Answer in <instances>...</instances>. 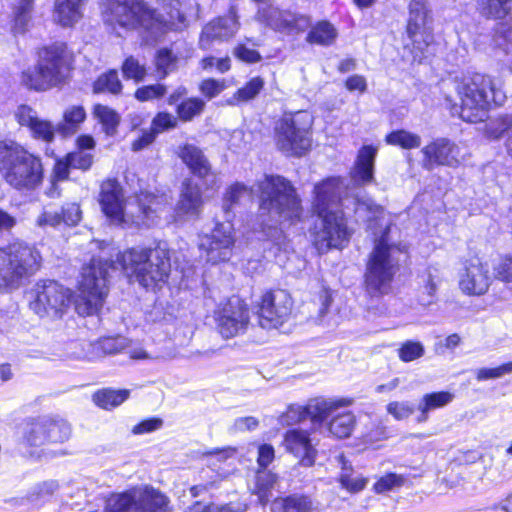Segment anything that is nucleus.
Listing matches in <instances>:
<instances>
[{
  "label": "nucleus",
  "mask_w": 512,
  "mask_h": 512,
  "mask_svg": "<svg viewBox=\"0 0 512 512\" xmlns=\"http://www.w3.org/2000/svg\"><path fill=\"white\" fill-rule=\"evenodd\" d=\"M169 251L165 247L130 248L118 253L116 260L92 259L82 269L79 281V297L75 309L81 316L99 312L108 294L109 270L120 269L130 282L144 288H155L164 284L170 273Z\"/></svg>",
  "instance_id": "f257e3e1"
},
{
  "label": "nucleus",
  "mask_w": 512,
  "mask_h": 512,
  "mask_svg": "<svg viewBox=\"0 0 512 512\" xmlns=\"http://www.w3.org/2000/svg\"><path fill=\"white\" fill-rule=\"evenodd\" d=\"M355 213L367 216L368 228L374 235V247L367 262L365 283L371 297L388 294L392 280L399 268L400 245L390 237L391 218L384 209L370 198L353 197Z\"/></svg>",
  "instance_id": "f03ea898"
},
{
  "label": "nucleus",
  "mask_w": 512,
  "mask_h": 512,
  "mask_svg": "<svg viewBox=\"0 0 512 512\" xmlns=\"http://www.w3.org/2000/svg\"><path fill=\"white\" fill-rule=\"evenodd\" d=\"M246 195H257L260 200L261 216L269 217L274 223L290 225L299 221L302 216L300 199L294 187L281 176L265 175L251 188L242 183L231 185L223 199V209L227 218L230 217L231 206Z\"/></svg>",
  "instance_id": "7ed1b4c3"
},
{
  "label": "nucleus",
  "mask_w": 512,
  "mask_h": 512,
  "mask_svg": "<svg viewBox=\"0 0 512 512\" xmlns=\"http://www.w3.org/2000/svg\"><path fill=\"white\" fill-rule=\"evenodd\" d=\"M171 197L165 192L139 194L125 199L123 188L115 179L102 182L99 203L105 216L122 226L150 227L170 204Z\"/></svg>",
  "instance_id": "20e7f679"
},
{
  "label": "nucleus",
  "mask_w": 512,
  "mask_h": 512,
  "mask_svg": "<svg viewBox=\"0 0 512 512\" xmlns=\"http://www.w3.org/2000/svg\"><path fill=\"white\" fill-rule=\"evenodd\" d=\"M165 14H156L145 3L138 0H108L104 11L105 22L118 30L141 29L146 33V41H155L168 30H178L183 26L184 15L179 9V2H170L164 7Z\"/></svg>",
  "instance_id": "39448f33"
},
{
  "label": "nucleus",
  "mask_w": 512,
  "mask_h": 512,
  "mask_svg": "<svg viewBox=\"0 0 512 512\" xmlns=\"http://www.w3.org/2000/svg\"><path fill=\"white\" fill-rule=\"evenodd\" d=\"M346 190L339 177H329L314 187L313 210L320 223L315 226L313 243L320 253L342 248L351 237V230L338 204Z\"/></svg>",
  "instance_id": "423d86ee"
},
{
  "label": "nucleus",
  "mask_w": 512,
  "mask_h": 512,
  "mask_svg": "<svg viewBox=\"0 0 512 512\" xmlns=\"http://www.w3.org/2000/svg\"><path fill=\"white\" fill-rule=\"evenodd\" d=\"M460 104H453L452 114L463 121H484L492 107L501 106L506 100L504 80L501 75L473 73L453 81Z\"/></svg>",
  "instance_id": "0eeeda50"
},
{
  "label": "nucleus",
  "mask_w": 512,
  "mask_h": 512,
  "mask_svg": "<svg viewBox=\"0 0 512 512\" xmlns=\"http://www.w3.org/2000/svg\"><path fill=\"white\" fill-rule=\"evenodd\" d=\"M73 54L63 42H55L37 51L34 67L20 75V83L34 91H47L62 85L70 71Z\"/></svg>",
  "instance_id": "6e6552de"
},
{
  "label": "nucleus",
  "mask_w": 512,
  "mask_h": 512,
  "mask_svg": "<svg viewBox=\"0 0 512 512\" xmlns=\"http://www.w3.org/2000/svg\"><path fill=\"white\" fill-rule=\"evenodd\" d=\"M0 175L17 191H34L44 180L42 160L23 146L0 142Z\"/></svg>",
  "instance_id": "1a4fd4ad"
},
{
  "label": "nucleus",
  "mask_w": 512,
  "mask_h": 512,
  "mask_svg": "<svg viewBox=\"0 0 512 512\" xmlns=\"http://www.w3.org/2000/svg\"><path fill=\"white\" fill-rule=\"evenodd\" d=\"M42 257L33 246L15 241L0 248V291L11 292L41 267Z\"/></svg>",
  "instance_id": "9d476101"
},
{
  "label": "nucleus",
  "mask_w": 512,
  "mask_h": 512,
  "mask_svg": "<svg viewBox=\"0 0 512 512\" xmlns=\"http://www.w3.org/2000/svg\"><path fill=\"white\" fill-rule=\"evenodd\" d=\"M313 117L307 111L285 113L274 125L273 139L287 156H302L312 145Z\"/></svg>",
  "instance_id": "9b49d317"
},
{
  "label": "nucleus",
  "mask_w": 512,
  "mask_h": 512,
  "mask_svg": "<svg viewBox=\"0 0 512 512\" xmlns=\"http://www.w3.org/2000/svg\"><path fill=\"white\" fill-rule=\"evenodd\" d=\"M72 299L70 289L53 280L38 281L32 291L30 308L40 318L60 319L68 311Z\"/></svg>",
  "instance_id": "f8f14e48"
},
{
  "label": "nucleus",
  "mask_w": 512,
  "mask_h": 512,
  "mask_svg": "<svg viewBox=\"0 0 512 512\" xmlns=\"http://www.w3.org/2000/svg\"><path fill=\"white\" fill-rule=\"evenodd\" d=\"M429 10L425 0H412L409 5L407 34L412 41L414 61L422 62L427 56L433 41L431 29L428 26Z\"/></svg>",
  "instance_id": "ddd939ff"
},
{
  "label": "nucleus",
  "mask_w": 512,
  "mask_h": 512,
  "mask_svg": "<svg viewBox=\"0 0 512 512\" xmlns=\"http://www.w3.org/2000/svg\"><path fill=\"white\" fill-rule=\"evenodd\" d=\"M235 244V231L229 219L217 223L211 234L201 236L199 248L207 262L217 264L229 260Z\"/></svg>",
  "instance_id": "4468645a"
},
{
  "label": "nucleus",
  "mask_w": 512,
  "mask_h": 512,
  "mask_svg": "<svg viewBox=\"0 0 512 512\" xmlns=\"http://www.w3.org/2000/svg\"><path fill=\"white\" fill-rule=\"evenodd\" d=\"M351 404L352 401L347 398H316L309 401L306 406H289L287 411L282 415L281 422L286 425H292L306 418H310L314 423H322L338 408L347 407Z\"/></svg>",
  "instance_id": "2eb2a0df"
},
{
  "label": "nucleus",
  "mask_w": 512,
  "mask_h": 512,
  "mask_svg": "<svg viewBox=\"0 0 512 512\" xmlns=\"http://www.w3.org/2000/svg\"><path fill=\"white\" fill-rule=\"evenodd\" d=\"M70 436L71 426L67 421L44 417L29 425L25 437L31 446L41 447L64 443Z\"/></svg>",
  "instance_id": "dca6fc26"
},
{
  "label": "nucleus",
  "mask_w": 512,
  "mask_h": 512,
  "mask_svg": "<svg viewBox=\"0 0 512 512\" xmlns=\"http://www.w3.org/2000/svg\"><path fill=\"white\" fill-rule=\"evenodd\" d=\"M292 299L285 290L266 292L259 306V323L263 328H277L286 322L291 314Z\"/></svg>",
  "instance_id": "f3484780"
},
{
  "label": "nucleus",
  "mask_w": 512,
  "mask_h": 512,
  "mask_svg": "<svg viewBox=\"0 0 512 512\" xmlns=\"http://www.w3.org/2000/svg\"><path fill=\"white\" fill-rule=\"evenodd\" d=\"M217 327L224 338H232L244 332L249 322L247 305L238 297H232L216 313Z\"/></svg>",
  "instance_id": "a211bd4d"
},
{
  "label": "nucleus",
  "mask_w": 512,
  "mask_h": 512,
  "mask_svg": "<svg viewBox=\"0 0 512 512\" xmlns=\"http://www.w3.org/2000/svg\"><path fill=\"white\" fill-rule=\"evenodd\" d=\"M491 284L489 266L479 258H471L464 263L459 274V288L466 295L485 294Z\"/></svg>",
  "instance_id": "6ab92c4d"
},
{
  "label": "nucleus",
  "mask_w": 512,
  "mask_h": 512,
  "mask_svg": "<svg viewBox=\"0 0 512 512\" xmlns=\"http://www.w3.org/2000/svg\"><path fill=\"white\" fill-rule=\"evenodd\" d=\"M423 155V168L431 171L436 166L455 167L460 163L459 147L446 138H437L424 146L421 150Z\"/></svg>",
  "instance_id": "aec40b11"
},
{
  "label": "nucleus",
  "mask_w": 512,
  "mask_h": 512,
  "mask_svg": "<svg viewBox=\"0 0 512 512\" xmlns=\"http://www.w3.org/2000/svg\"><path fill=\"white\" fill-rule=\"evenodd\" d=\"M14 117L20 126L28 128L32 138L47 143L54 140L53 124L49 120L40 118L33 107L26 104L19 105L14 112Z\"/></svg>",
  "instance_id": "412c9836"
},
{
  "label": "nucleus",
  "mask_w": 512,
  "mask_h": 512,
  "mask_svg": "<svg viewBox=\"0 0 512 512\" xmlns=\"http://www.w3.org/2000/svg\"><path fill=\"white\" fill-rule=\"evenodd\" d=\"M238 28L236 9L231 7L226 16L211 21L203 28L199 41L200 47L209 49L212 40H227L236 34Z\"/></svg>",
  "instance_id": "4be33fe9"
},
{
  "label": "nucleus",
  "mask_w": 512,
  "mask_h": 512,
  "mask_svg": "<svg viewBox=\"0 0 512 512\" xmlns=\"http://www.w3.org/2000/svg\"><path fill=\"white\" fill-rule=\"evenodd\" d=\"M286 451L299 459L303 466H312L315 462L317 451L307 431L301 429L288 430L283 441Z\"/></svg>",
  "instance_id": "5701e85b"
},
{
  "label": "nucleus",
  "mask_w": 512,
  "mask_h": 512,
  "mask_svg": "<svg viewBox=\"0 0 512 512\" xmlns=\"http://www.w3.org/2000/svg\"><path fill=\"white\" fill-rule=\"evenodd\" d=\"M203 204L200 186L191 178H186L181 184L179 199L175 207L176 217H197L201 213Z\"/></svg>",
  "instance_id": "b1692460"
},
{
  "label": "nucleus",
  "mask_w": 512,
  "mask_h": 512,
  "mask_svg": "<svg viewBox=\"0 0 512 512\" xmlns=\"http://www.w3.org/2000/svg\"><path fill=\"white\" fill-rule=\"evenodd\" d=\"M257 4V21L276 31H291L296 24V17L288 11H280L270 0H253Z\"/></svg>",
  "instance_id": "393cba45"
},
{
  "label": "nucleus",
  "mask_w": 512,
  "mask_h": 512,
  "mask_svg": "<svg viewBox=\"0 0 512 512\" xmlns=\"http://www.w3.org/2000/svg\"><path fill=\"white\" fill-rule=\"evenodd\" d=\"M178 156L195 176L204 179L213 175L211 165L199 147L185 144L179 147Z\"/></svg>",
  "instance_id": "a878e982"
},
{
  "label": "nucleus",
  "mask_w": 512,
  "mask_h": 512,
  "mask_svg": "<svg viewBox=\"0 0 512 512\" xmlns=\"http://www.w3.org/2000/svg\"><path fill=\"white\" fill-rule=\"evenodd\" d=\"M86 3L87 0H55L53 20L63 27L75 25L82 19Z\"/></svg>",
  "instance_id": "bb28decb"
},
{
  "label": "nucleus",
  "mask_w": 512,
  "mask_h": 512,
  "mask_svg": "<svg viewBox=\"0 0 512 512\" xmlns=\"http://www.w3.org/2000/svg\"><path fill=\"white\" fill-rule=\"evenodd\" d=\"M377 149L372 146H364L359 150L351 178L356 185L369 183L373 179L374 160Z\"/></svg>",
  "instance_id": "cd10ccee"
},
{
  "label": "nucleus",
  "mask_w": 512,
  "mask_h": 512,
  "mask_svg": "<svg viewBox=\"0 0 512 512\" xmlns=\"http://www.w3.org/2000/svg\"><path fill=\"white\" fill-rule=\"evenodd\" d=\"M135 494L139 512H168V498L150 487H136Z\"/></svg>",
  "instance_id": "c85d7f7f"
},
{
  "label": "nucleus",
  "mask_w": 512,
  "mask_h": 512,
  "mask_svg": "<svg viewBox=\"0 0 512 512\" xmlns=\"http://www.w3.org/2000/svg\"><path fill=\"white\" fill-rule=\"evenodd\" d=\"M314 503L309 496L293 494L275 499L271 512H313Z\"/></svg>",
  "instance_id": "c756f323"
},
{
  "label": "nucleus",
  "mask_w": 512,
  "mask_h": 512,
  "mask_svg": "<svg viewBox=\"0 0 512 512\" xmlns=\"http://www.w3.org/2000/svg\"><path fill=\"white\" fill-rule=\"evenodd\" d=\"M34 0H17L13 6L12 31L15 34H23L32 25Z\"/></svg>",
  "instance_id": "7c9ffc66"
},
{
  "label": "nucleus",
  "mask_w": 512,
  "mask_h": 512,
  "mask_svg": "<svg viewBox=\"0 0 512 512\" xmlns=\"http://www.w3.org/2000/svg\"><path fill=\"white\" fill-rule=\"evenodd\" d=\"M92 114L101 124L102 130L107 136L113 137L117 134L118 126L121 121V117L117 111L107 105L96 104L93 107Z\"/></svg>",
  "instance_id": "2f4dec72"
},
{
  "label": "nucleus",
  "mask_w": 512,
  "mask_h": 512,
  "mask_svg": "<svg viewBox=\"0 0 512 512\" xmlns=\"http://www.w3.org/2000/svg\"><path fill=\"white\" fill-rule=\"evenodd\" d=\"M135 489H130L124 493L114 494L106 501L103 512H139Z\"/></svg>",
  "instance_id": "473e14b6"
},
{
  "label": "nucleus",
  "mask_w": 512,
  "mask_h": 512,
  "mask_svg": "<svg viewBox=\"0 0 512 512\" xmlns=\"http://www.w3.org/2000/svg\"><path fill=\"white\" fill-rule=\"evenodd\" d=\"M86 119V111L81 105H72L65 109L63 120L58 125V130L63 135L76 133Z\"/></svg>",
  "instance_id": "72a5a7b5"
},
{
  "label": "nucleus",
  "mask_w": 512,
  "mask_h": 512,
  "mask_svg": "<svg viewBox=\"0 0 512 512\" xmlns=\"http://www.w3.org/2000/svg\"><path fill=\"white\" fill-rule=\"evenodd\" d=\"M356 424L355 415L350 412H342L332 417L328 422L329 433L338 439L348 438Z\"/></svg>",
  "instance_id": "f704fd0d"
},
{
  "label": "nucleus",
  "mask_w": 512,
  "mask_h": 512,
  "mask_svg": "<svg viewBox=\"0 0 512 512\" xmlns=\"http://www.w3.org/2000/svg\"><path fill=\"white\" fill-rule=\"evenodd\" d=\"M454 399V395L448 391H440L425 394L418 405V410L421 412L419 421H426L428 419V413L432 410L442 408Z\"/></svg>",
  "instance_id": "c9c22d12"
},
{
  "label": "nucleus",
  "mask_w": 512,
  "mask_h": 512,
  "mask_svg": "<svg viewBox=\"0 0 512 512\" xmlns=\"http://www.w3.org/2000/svg\"><path fill=\"white\" fill-rule=\"evenodd\" d=\"M264 88V80L261 77L250 79L243 87L239 88L226 103L230 106H236L256 98Z\"/></svg>",
  "instance_id": "e433bc0d"
},
{
  "label": "nucleus",
  "mask_w": 512,
  "mask_h": 512,
  "mask_svg": "<svg viewBox=\"0 0 512 512\" xmlns=\"http://www.w3.org/2000/svg\"><path fill=\"white\" fill-rule=\"evenodd\" d=\"M477 9L487 18L503 19L512 10V0H477Z\"/></svg>",
  "instance_id": "4c0bfd02"
},
{
  "label": "nucleus",
  "mask_w": 512,
  "mask_h": 512,
  "mask_svg": "<svg viewBox=\"0 0 512 512\" xmlns=\"http://www.w3.org/2000/svg\"><path fill=\"white\" fill-rule=\"evenodd\" d=\"M340 459L342 462V471L339 475L338 481L341 488L350 493H358L362 491L368 484V478L355 473L351 467H347L342 456Z\"/></svg>",
  "instance_id": "58836bf2"
},
{
  "label": "nucleus",
  "mask_w": 512,
  "mask_h": 512,
  "mask_svg": "<svg viewBox=\"0 0 512 512\" xmlns=\"http://www.w3.org/2000/svg\"><path fill=\"white\" fill-rule=\"evenodd\" d=\"M276 483V475L269 471H261L255 476V483L251 491L258 496L259 502L264 505L271 497L272 490L275 488Z\"/></svg>",
  "instance_id": "ea45409f"
},
{
  "label": "nucleus",
  "mask_w": 512,
  "mask_h": 512,
  "mask_svg": "<svg viewBox=\"0 0 512 512\" xmlns=\"http://www.w3.org/2000/svg\"><path fill=\"white\" fill-rule=\"evenodd\" d=\"M130 391L127 389L114 390L110 388L102 389L93 395V400L103 409H112L119 406L128 399Z\"/></svg>",
  "instance_id": "a19ab883"
},
{
  "label": "nucleus",
  "mask_w": 512,
  "mask_h": 512,
  "mask_svg": "<svg viewBox=\"0 0 512 512\" xmlns=\"http://www.w3.org/2000/svg\"><path fill=\"white\" fill-rule=\"evenodd\" d=\"M337 37L335 27L327 22H318L307 35V42L317 45H331Z\"/></svg>",
  "instance_id": "79ce46f5"
},
{
  "label": "nucleus",
  "mask_w": 512,
  "mask_h": 512,
  "mask_svg": "<svg viewBox=\"0 0 512 512\" xmlns=\"http://www.w3.org/2000/svg\"><path fill=\"white\" fill-rule=\"evenodd\" d=\"M385 141L389 145L399 146L403 149H415L421 145V137L418 134L400 129L386 135Z\"/></svg>",
  "instance_id": "37998d69"
},
{
  "label": "nucleus",
  "mask_w": 512,
  "mask_h": 512,
  "mask_svg": "<svg viewBox=\"0 0 512 512\" xmlns=\"http://www.w3.org/2000/svg\"><path fill=\"white\" fill-rule=\"evenodd\" d=\"M121 89L122 84L119 80L118 73L115 70L102 74L94 83V91L96 93L109 92L117 94Z\"/></svg>",
  "instance_id": "c03bdc74"
},
{
  "label": "nucleus",
  "mask_w": 512,
  "mask_h": 512,
  "mask_svg": "<svg viewBox=\"0 0 512 512\" xmlns=\"http://www.w3.org/2000/svg\"><path fill=\"white\" fill-rule=\"evenodd\" d=\"M205 108V102L200 98H189L177 106L178 117L182 121H190L199 116Z\"/></svg>",
  "instance_id": "a18cd8bd"
},
{
  "label": "nucleus",
  "mask_w": 512,
  "mask_h": 512,
  "mask_svg": "<svg viewBox=\"0 0 512 512\" xmlns=\"http://www.w3.org/2000/svg\"><path fill=\"white\" fill-rule=\"evenodd\" d=\"M406 478L401 474L388 473L380 477L373 485V490L377 494L390 492L401 488L405 484Z\"/></svg>",
  "instance_id": "49530a36"
},
{
  "label": "nucleus",
  "mask_w": 512,
  "mask_h": 512,
  "mask_svg": "<svg viewBox=\"0 0 512 512\" xmlns=\"http://www.w3.org/2000/svg\"><path fill=\"white\" fill-rule=\"evenodd\" d=\"M92 342L75 341L69 344L67 357L72 360L94 361L100 358V353L93 351L87 347Z\"/></svg>",
  "instance_id": "de8ad7c7"
},
{
  "label": "nucleus",
  "mask_w": 512,
  "mask_h": 512,
  "mask_svg": "<svg viewBox=\"0 0 512 512\" xmlns=\"http://www.w3.org/2000/svg\"><path fill=\"white\" fill-rule=\"evenodd\" d=\"M124 340L121 338H104L92 344H87L89 349L100 353V357L106 354H114L123 348Z\"/></svg>",
  "instance_id": "09e8293b"
},
{
  "label": "nucleus",
  "mask_w": 512,
  "mask_h": 512,
  "mask_svg": "<svg viewBox=\"0 0 512 512\" xmlns=\"http://www.w3.org/2000/svg\"><path fill=\"white\" fill-rule=\"evenodd\" d=\"M122 72L125 78L132 79L135 82L142 81L146 75L145 66L132 56L124 61Z\"/></svg>",
  "instance_id": "8fccbe9b"
},
{
  "label": "nucleus",
  "mask_w": 512,
  "mask_h": 512,
  "mask_svg": "<svg viewBox=\"0 0 512 512\" xmlns=\"http://www.w3.org/2000/svg\"><path fill=\"white\" fill-rule=\"evenodd\" d=\"M424 354V346L418 341H406L398 350L399 358L404 362H411Z\"/></svg>",
  "instance_id": "3c124183"
},
{
  "label": "nucleus",
  "mask_w": 512,
  "mask_h": 512,
  "mask_svg": "<svg viewBox=\"0 0 512 512\" xmlns=\"http://www.w3.org/2000/svg\"><path fill=\"white\" fill-rule=\"evenodd\" d=\"M510 373H512V362L505 363L495 368H479L475 372L476 379L479 382L498 379Z\"/></svg>",
  "instance_id": "603ef678"
},
{
  "label": "nucleus",
  "mask_w": 512,
  "mask_h": 512,
  "mask_svg": "<svg viewBox=\"0 0 512 512\" xmlns=\"http://www.w3.org/2000/svg\"><path fill=\"white\" fill-rule=\"evenodd\" d=\"M386 410L395 420L401 421L413 414L414 407L407 401H392L388 403Z\"/></svg>",
  "instance_id": "864d4df0"
},
{
  "label": "nucleus",
  "mask_w": 512,
  "mask_h": 512,
  "mask_svg": "<svg viewBox=\"0 0 512 512\" xmlns=\"http://www.w3.org/2000/svg\"><path fill=\"white\" fill-rule=\"evenodd\" d=\"M167 89L162 84H154L140 87L135 92V98L141 102L163 97Z\"/></svg>",
  "instance_id": "5fc2aeb1"
},
{
  "label": "nucleus",
  "mask_w": 512,
  "mask_h": 512,
  "mask_svg": "<svg viewBox=\"0 0 512 512\" xmlns=\"http://www.w3.org/2000/svg\"><path fill=\"white\" fill-rule=\"evenodd\" d=\"M72 168L88 170L93 163V154L91 152L83 151V150H75L66 155Z\"/></svg>",
  "instance_id": "6e6d98bb"
},
{
  "label": "nucleus",
  "mask_w": 512,
  "mask_h": 512,
  "mask_svg": "<svg viewBox=\"0 0 512 512\" xmlns=\"http://www.w3.org/2000/svg\"><path fill=\"white\" fill-rule=\"evenodd\" d=\"M177 119L170 113L160 112L152 120L151 131L156 135L165 130L175 128Z\"/></svg>",
  "instance_id": "4d7b16f0"
},
{
  "label": "nucleus",
  "mask_w": 512,
  "mask_h": 512,
  "mask_svg": "<svg viewBox=\"0 0 512 512\" xmlns=\"http://www.w3.org/2000/svg\"><path fill=\"white\" fill-rule=\"evenodd\" d=\"M227 88L225 80L205 79L200 84L201 93L208 99L218 96Z\"/></svg>",
  "instance_id": "13d9d810"
},
{
  "label": "nucleus",
  "mask_w": 512,
  "mask_h": 512,
  "mask_svg": "<svg viewBox=\"0 0 512 512\" xmlns=\"http://www.w3.org/2000/svg\"><path fill=\"white\" fill-rule=\"evenodd\" d=\"M175 61L176 58L173 56L171 51L167 49L159 50L156 57L157 70L162 74V76H165L169 70L174 67Z\"/></svg>",
  "instance_id": "bf43d9fd"
},
{
  "label": "nucleus",
  "mask_w": 512,
  "mask_h": 512,
  "mask_svg": "<svg viewBox=\"0 0 512 512\" xmlns=\"http://www.w3.org/2000/svg\"><path fill=\"white\" fill-rule=\"evenodd\" d=\"M163 426V420L161 418L153 417L149 419H145L140 423L136 424L132 428V433L134 435H142L151 433L159 430Z\"/></svg>",
  "instance_id": "052dcab7"
},
{
  "label": "nucleus",
  "mask_w": 512,
  "mask_h": 512,
  "mask_svg": "<svg viewBox=\"0 0 512 512\" xmlns=\"http://www.w3.org/2000/svg\"><path fill=\"white\" fill-rule=\"evenodd\" d=\"M236 454V449L232 447H226L222 449H215L205 453L207 457V463L209 465L216 466L219 462H225L228 459L234 457Z\"/></svg>",
  "instance_id": "680f3d73"
},
{
  "label": "nucleus",
  "mask_w": 512,
  "mask_h": 512,
  "mask_svg": "<svg viewBox=\"0 0 512 512\" xmlns=\"http://www.w3.org/2000/svg\"><path fill=\"white\" fill-rule=\"evenodd\" d=\"M81 214L78 204H66L61 210L62 222L69 226L76 225L81 220Z\"/></svg>",
  "instance_id": "e2e57ef3"
},
{
  "label": "nucleus",
  "mask_w": 512,
  "mask_h": 512,
  "mask_svg": "<svg viewBox=\"0 0 512 512\" xmlns=\"http://www.w3.org/2000/svg\"><path fill=\"white\" fill-rule=\"evenodd\" d=\"M200 65L201 68L206 71L215 67L218 72L225 73L230 69V59L228 57L217 59L210 56L203 58L200 62Z\"/></svg>",
  "instance_id": "0e129e2a"
},
{
  "label": "nucleus",
  "mask_w": 512,
  "mask_h": 512,
  "mask_svg": "<svg viewBox=\"0 0 512 512\" xmlns=\"http://www.w3.org/2000/svg\"><path fill=\"white\" fill-rule=\"evenodd\" d=\"M315 300L320 306L318 320L322 321L332 303L331 291L326 287H321Z\"/></svg>",
  "instance_id": "69168bd1"
},
{
  "label": "nucleus",
  "mask_w": 512,
  "mask_h": 512,
  "mask_svg": "<svg viewBox=\"0 0 512 512\" xmlns=\"http://www.w3.org/2000/svg\"><path fill=\"white\" fill-rule=\"evenodd\" d=\"M62 223L61 212L51 211L45 209L41 215L37 218V225L39 227L51 226L55 227Z\"/></svg>",
  "instance_id": "338daca9"
},
{
  "label": "nucleus",
  "mask_w": 512,
  "mask_h": 512,
  "mask_svg": "<svg viewBox=\"0 0 512 512\" xmlns=\"http://www.w3.org/2000/svg\"><path fill=\"white\" fill-rule=\"evenodd\" d=\"M275 452L272 445L262 444L258 447V465L262 468L267 467L274 459Z\"/></svg>",
  "instance_id": "774afa93"
}]
</instances>
